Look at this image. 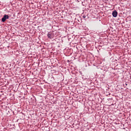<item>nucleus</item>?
Wrapping results in <instances>:
<instances>
[{
  "label": "nucleus",
  "instance_id": "f257e3e1",
  "mask_svg": "<svg viewBox=\"0 0 131 131\" xmlns=\"http://www.w3.org/2000/svg\"><path fill=\"white\" fill-rule=\"evenodd\" d=\"M7 19H9V15H5L2 19V22L6 21V20H7Z\"/></svg>",
  "mask_w": 131,
  "mask_h": 131
},
{
  "label": "nucleus",
  "instance_id": "f03ea898",
  "mask_svg": "<svg viewBox=\"0 0 131 131\" xmlns=\"http://www.w3.org/2000/svg\"><path fill=\"white\" fill-rule=\"evenodd\" d=\"M113 16L115 18L117 17V12L116 11H115L112 13Z\"/></svg>",
  "mask_w": 131,
  "mask_h": 131
},
{
  "label": "nucleus",
  "instance_id": "7ed1b4c3",
  "mask_svg": "<svg viewBox=\"0 0 131 131\" xmlns=\"http://www.w3.org/2000/svg\"><path fill=\"white\" fill-rule=\"evenodd\" d=\"M48 37L49 38H52V35L50 33L48 34Z\"/></svg>",
  "mask_w": 131,
  "mask_h": 131
},
{
  "label": "nucleus",
  "instance_id": "20e7f679",
  "mask_svg": "<svg viewBox=\"0 0 131 131\" xmlns=\"http://www.w3.org/2000/svg\"><path fill=\"white\" fill-rule=\"evenodd\" d=\"M83 18H85V16H83Z\"/></svg>",
  "mask_w": 131,
  "mask_h": 131
}]
</instances>
